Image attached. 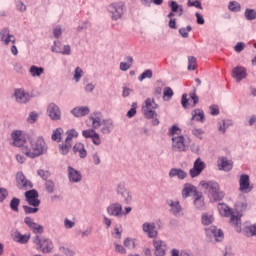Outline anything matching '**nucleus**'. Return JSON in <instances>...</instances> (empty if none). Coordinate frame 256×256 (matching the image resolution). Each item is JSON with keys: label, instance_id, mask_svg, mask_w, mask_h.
Masks as SVG:
<instances>
[{"label": "nucleus", "instance_id": "obj_16", "mask_svg": "<svg viewBox=\"0 0 256 256\" xmlns=\"http://www.w3.org/2000/svg\"><path fill=\"white\" fill-rule=\"evenodd\" d=\"M0 39L4 45H9V43H12L13 45H15V41H16L15 36L11 35L9 28H3L0 31Z\"/></svg>", "mask_w": 256, "mask_h": 256}, {"label": "nucleus", "instance_id": "obj_45", "mask_svg": "<svg viewBox=\"0 0 256 256\" xmlns=\"http://www.w3.org/2000/svg\"><path fill=\"white\" fill-rule=\"evenodd\" d=\"M66 135H67V137H66V140L65 141H67L68 143H73V138H77V137H79V133H77L75 130H68L67 132H66Z\"/></svg>", "mask_w": 256, "mask_h": 256}, {"label": "nucleus", "instance_id": "obj_33", "mask_svg": "<svg viewBox=\"0 0 256 256\" xmlns=\"http://www.w3.org/2000/svg\"><path fill=\"white\" fill-rule=\"evenodd\" d=\"M102 133L104 135H109V133H111V130L113 129V121L111 120H104L102 121Z\"/></svg>", "mask_w": 256, "mask_h": 256}, {"label": "nucleus", "instance_id": "obj_43", "mask_svg": "<svg viewBox=\"0 0 256 256\" xmlns=\"http://www.w3.org/2000/svg\"><path fill=\"white\" fill-rule=\"evenodd\" d=\"M202 223L204 225H211V223H213V221H215V218H213L212 214L209 213H204L202 214Z\"/></svg>", "mask_w": 256, "mask_h": 256}, {"label": "nucleus", "instance_id": "obj_15", "mask_svg": "<svg viewBox=\"0 0 256 256\" xmlns=\"http://www.w3.org/2000/svg\"><path fill=\"white\" fill-rule=\"evenodd\" d=\"M142 230L150 239L157 237V226L154 222H145L142 225Z\"/></svg>", "mask_w": 256, "mask_h": 256}, {"label": "nucleus", "instance_id": "obj_42", "mask_svg": "<svg viewBox=\"0 0 256 256\" xmlns=\"http://www.w3.org/2000/svg\"><path fill=\"white\" fill-rule=\"evenodd\" d=\"M197 69V58L195 56L188 57V71H195Z\"/></svg>", "mask_w": 256, "mask_h": 256}, {"label": "nucleus", "instance_id": "obj_22", "mask_svg": "<svg viewBox=\"0 0 256 256\" xmlns=\"http://www.w3.org/2000/svg\"><path fill=\"white\" fill-rule=\"evenodd\" d=\"M153 246L156 256H165V251H167V245H165V242H163V240H154Z\"/></svg>", "mask_w": 256, "mask_h": 256}, {"label": "nucleus", "instance_id": "obj_55", "mask_svg": "<svg viewBox=\"0 0 256 256\" xmlns=\"http://www.w3.org/2000/svg\"><path fill=\"white\" fill-rule=\"evenodd\" d=\"M59 251L66 256H75V252L73 250L63 246L59 248Z\"/></svg>", "mask_w": 256, "mask_h": 256}, {"label": "nucleus", "instance_id": "obj_37", "mask_svg": "<svg viewBox=\"0 0 256 256\" xmlns=\"http://www.w3.org/2000/svg\"><path fill=\"white\" fill-rule=\"evenodd\" d=\"M247 198L245 196H241L240 200L236 203L237 211H247Z\"/></svg>", "mask_w": 256, "mask_h": 256}, {"label": "nucleus", "instance_id": "obj_50", "mask_svg": "<svg viewBox=\"0 0 256 256\" xmlns=\"http://www.w3.org/2000/svg\"><path fill=\"white\" fill-rule=\"evenodd\" d=\"M153 77V71L151 69L145 70L140 76L139 81H143L144 79H151Z\"/></svg>", "mask_w": 256, "mask_h": 256}, {"label": "nucleus", "instance_id": "obj_4", "mask_svg": "<svg viewBox=\"0 0 256 256\" xmlns=\"http://www.w3.org/2000/svg\"><path fill=\"white\" fill-rule=\"evenodd\" d=\"M33 243L36 245L37 251L42 253H51L53 251V241L48 238L37 235L33 238Z\"/></svg>", "mask_w": 256, "mask_h": 256}, {"label": "nucleus", "instance_id": "obj_13", "mask_svg": "<svg viewBox=\"0 0 256 256\" xmlns=\"http://www.w3.org/2000/svg\"><path fill=\"white\" fill-rule=\"evenodd\" d=\"M47 113L52 121L61 120V109H59V106H57L55 103L49 104Z\"/></svg>", "mask_w": 256, "mask_h": 256}, {"label": "nucleus", "instance_id": "obj_17", "mask_svg": "<svg viewBox=\"0 0 256 256\" xmlns=\"http://www.w3.org/2000/svg\"><path fill=\"white\" fill-rule=\"evenodd\" d=\"M107 213L112 217H123V206L120 203L110 204Z\"/></svg>", "mask_w": 256, "mask_h": 256}, {"label": "nucleus", "instance_id": "obj_5", "mask_svg": "<svg viewBox=\"0 0 256 256\" xmlns=\"http://www.w3.org/2000/svg\"><path fill=\"white\" fill-rule=\"evenodd\" d=\"M189 150V144L183 135L172 138V151L176 153H185Z\"/></svg>", "mask_w": 256, "mask_h": 256}, {"label": "nucleus", "instance_id": "obj_64", "mask_svg": "<svg viewBox=\"0 0 256 256\" xmlns=\"http://www.w3.org/2000/svg\"><path fill=\"white\" fill-rule=\"evenodd\" d=\"M243 49H245V43L243 42H238L234 47V51H236V53H241Z\"/></svg>", "mask_w": 256, "mask_h": 256}, {"label": "nucleus", "instance_id": "obj_2", "mask_svg": "<svg viewBox=\"0 0 256 256\" xmlns=\"http://www.w3.org/2000/svg\"><path fill=\"white\" fill-rule=\"evenodd\" d=\"M218 211L222 217H230V225L235 227L237 233H241V217H243V215L239 214V212H233V209L228 207L227 204H219Z\"/></svg>", "mask_w": 256, "mask_h": 256}, {"label": "nucleus", "instance_id": "obj_31", "mask_svg": "<svg viewBox=\"0 0 256 256\" xmlns=\"http://www.w3.org/2000/svg\"><path fill=\"white\" fill-rule=\"evenodd\" d=\"M118 193L125 199V203H131V194H129V191H127L123 185L118 186Z\"/></svg>", "mask_w": 256, "mask_h": 256}, {"label": "nucleus", "instance_id": "obj_21", "mask_svg": "<svg viewBox=\"0 0 256 256\" xmlns=\"http://www.w3.org/2000/svg\"><path fill=\"white\" fill-rule=\"evenodd\" d=\"M219 171H231L233 169V161L228 160L227 157L218 158Z\"/></svg>", "mask_w": 256, "mask_h": 256}, {"label": "nucleus", "instance_id": "obj_48", "mask_svg": "<svg viewBox=\"0 0 256 256\" xmlns=\"http://www.w3.org/2000/svg\"><path fill=\"white\" fill-rule=\"evenodd\" d=\"M244 15L248 21H254L256 19V12L253 9H246Z\"/></svg>", "mask_w": 256, "mask_h": 256}, {"label": "nucleus", "instance_id": "obj_32", "mask_svg": "<svg viewBox=\"0 0 256 256\" xmlns=\"http://www.w3.org/2000/svg\"><path fill=\"white\" fill-rule=\"evenodd\" d=\"M194 205L196 209H203V207H205V202H203V193H196L194 196Z\"/></svg>", "mask_w": 256, "mask_h": 256}, {"label": "nucleus", "instance_id": "obj_41", "mask_svg": "<svg viewBox=\"0 0 256 256\" xmlns=\"http://www.w3.org/2000/svg\"><path fill=\"white\" fill-rule=\"evenodd\" d=\"M20 203H21V200H19V198H12V200L10 201V209L15 213H19Z\"/></svg>", "mask_w": 256, "mask_h": 256}, {"label": "nucleus", "instance_id": "obj_3", "mask_svg": "<svg viewBox=\"0 0 256 256\" xmlns=\"http://www.w3.org/2000/svg\"><path fill=\"white\" fill-rule=\"evenodd\" d=\"M200 185L207 189L209 197H211L215 201H221L225 197V192L221 191L219 187V183L214 181L200 182Z\"/></svg>", "mask_w": 256, "mask_h": 256}, {"label": "nucleus", "instance_id": "obj_14", "mask_svg": "<svg viewBox=\"0 0 256 256\" xmlns=\"http://www.w3.org/2000/svg\"><path fill=\"white\" fill-rule=\"evenodd\" d=\"M24 223L29 227V229H31V231L35 234V235H41L43 234V232L45 231V229L43 228L42 225H39L37 223H35L33 221V219H31V217H26L24 219Z\"/></svg>", "mask_w": 256, "mask_h": 256}, {"label": "nucleus", "instance_id": "obj_57", "mask_svg": "<svg viewBox=\"0 0 256 256\" xmlns=\"http://www.w3.org/2000/svg\"><path fill=\"white\" fill-rule=\"evenodd\" d=\"M124 246L128 249H135V241H133L131 238H126L124 240Z\"/></svg>", "mask_w": 256, "mask_h": 256}, {"label": "nucleus", "instance_id": "obj_60", "mask_svg": "<svg viewBox=\"0 0 256 256\" xmlns=\"http://www.w3.org/2000/svg\"><path fill=\"white\" fill-rule=\"evenodd\" d=\"M246 233L250 237H253V236L256 237V224L246 228Z\"/></svg>", "mask_w": 256, "mask_h": 256}, {"label": "nucleus", "instance_id": "obj_38", "mask_svg": "<svg viewBox=\"0 0 256 256\" xmlns=\"http://www.w3.org/2000/svg\"><path fill=\"white\" fill-rule=\"evenodd\" d=\"M72 145L73 144L71 142H68L67 140H65L64 144H60L59 149H60L61 155H67V153H69V151H71Z\"/></svg>", "mask_w": 256, "mask_h": 256}, {"label": "nucleus", "instance_id": "obj_10", "mask_svg": "<svg viewBox=\"0 0 256 256\" xmlns=\"http://www.w3.org/2000/svg\"><path fill=\"white\" fill-rule=\"evenodd\" d=\"M25 198L27 203L32 207H39V205H41V201H39V192H37V190L26 191Z\"/></svg>", "mask_w": 256, "mask_h": 256}, {"label": "nucleus", "instance_id": "obj_61", "mask_svg": "<svg viewBox=\"0 0 256 256\" xmlns=\"http://www.w3.org/2000/svg\"><path fill=\"white\" fill-rule=\"evenodd\" d=\"M51 51L53 53H61V42L54 41Z\"/></svg>", "mask_w": 256, "mask_h": 256}, {"label": "nucleus", "instance_id": "obj_23", "mask_svg": "<svg viewBox=\"0 0 256 256\" xmlns=\"http://www.w3.org/2000/svg\"><path fill=\"white\" fill-rule=\"evenodd\" d=\"M68 177L71 183H79V181L83 179L81 172L77 171L75 168L71 166L68 167Z\"/></svg>", "mask_w": 256, "mask_h": 256}, {"label": "nucleus", "instance_id": "obj_51", "mask_svg": "<svg viewBox=\"0 0 256 256\" xmlns=\"http://www.w3.org/2000/svg\"><path fill=\"white\" fill-rule=\"evenodd\" d=\"M192 29L193 28L191 26H187L186 28H180L179 34L181 35V37H184L186 39L187 37H189V32H191Z\"/></svg>", "mask_w": 256, "mask_h": 256}, {"label": "nucleus", "instance_id": "obj_19", "mask_svg": "<svg viewBox=\"0 0 256 256\" xmlns=\"http://www.w3.org/2000/svg\"><path fill=\"white\" fill-rule=\"evenodd\" d=\"M199 193L197 191V187H195L193 184L185 183L184 187L182 189V197L183 199H187V197H191V195L194 194V197Z\"/></svg>", "mask_w": 256, "mask_h": 256}, {"label": "nucleus", "instance_id": "obj_46", "mask_svg": "<svg viewBox=\"0 0 256 256\" xmlns=\"http://www.w3.org/2000/svg\"><path fill=\"white\" fill-rule=\"evenodd\" d=\"M123 233V226L118 224L114 227V232L112 233L114 239H121V234Z\"/></svg>", "mask_w": 256, "mask_h": 256}, {"label": "nucleus", "instance_id": "obj_49", "mask_svg": "<svg viewBox=\"0 0 256 256\" xmlns=\"http://www.w3.org/2000/svg\"><path fill=\"white\" fill-rule=\"evenodd\" d=\"M81 77H83V69H81V67H76L74 71V80L76 81V83H79V81H81Z\"/></svg>", "mask_w": 256, "mask_h": 256}, {"label": "nucleus", "instance_id": "obj_27", "mask_svg": "<svg viewBox=\"0 0 256 256\" xmlns=\"http://www.w3.org/2000/svg\"><path fill=\"white\" fill-rule=\"evenodd\" d=\"M199 121L205 123V112L202 109L196 108L192 112V121Z\"/></svg>", "mask_w": 256, "mask_h": 256}, {"label": "nucleus", "instance_id": "obj_54", "mask_svg": "<svg viewBox=\"0 0 256 256\" xmlns=\"http://www.w3.org/2000/svg\"><path fill=\"white\" fill-rule=\"evenodd\" d=\"M192 134H194L195 137H198V139H203V135L205 134V131L201 128H194L192 130Z\"/></svg>", "mask_w": 256, "mask_h": 256}, {"label": "nucleus", "instance_id": "obj_62", "mask_svg": "<svg viewBox=\"0 0 256 256\" xmlns=\"http://www.w3.org/2000/svg\"><path fill=\"white\" fill-rule=\"evenodd\" d=\"M64 227H65V229H73V227H75V222L69 220V218H65Z\"/></svg>", "mask_w": 256, "mask_h": 256}, {"label": "nucleus", "instance_id": "obj_26", "mask_svg": "<svg viewBox=\"0 0 256 256\" xmlns=\"http://www.w3.org/2000/svg\"><path fill=\"white\" fill-rule=\"evenodd\" d=\"M207 235H213L215 237L216 241H222L223 240V231L217 230V227L213 226L211 228L206 229Z\"/></svg>", "mask_w": 256, "mask_h": 256}, {"label": "nucleus", "instance_id": "obj_52", "mask_svg": "<svg viewBox=\"0 0 256 256\" xmlns=\"http://www.w3.org/2000/svg\"><path fill=\"white\" fill-rule=\"evenodd\" d=\"M47 193H53L55 191V183L51 180H47L45 183Z\"/></svg>", "mask_w": 256, "mask_h": 256}, {"label": "nucleus", "instance_id": "obj_59", "mask_svg": "<svg viewBox=\"0 0 256 256\" xmlns=\"http://www.w3.org/2000/svg\"><path fill=\"white\" fill-rule=\"evenodd\" d=\"M9 192L5 188H0V203L7 199Z\"/></svg>", "mask_w": 256, "mask_h": 256}, {"label": "nucleus", "instance_id": "obj_7", "mask_svg": "<svg viewBox=\"0 0 256 256\" xmlns=\"http://www.w3.org/2000/svg\"><path fill=\"white\" fill-rule=\"evenodd\" d=\"M124 9L125 3L123 2L113 3L108 6V11L111 13L113 21H118L123 17Z\"/></svg>", "mask_w": 256, "mask_h": 256}, {"label": "nucleus", "instance_id": "obj_25", "mask_svg": "<svg viewBox=\"0 0 256 256\" xmlns=\"http://www.w3.org/2000/svg\"><path fill=\"white\" fill-rule=\"evenodd\" d=\"M169 177H171V178L178 177V179L183 180L187 177V172H185L181 168H172L169 171Z\"/></svg>", "mask_w": 256, "mask_h": 256}, {"label": "nucleus", "instance_id": "obj_1", "mask_svg": "<svg viewBox=\"0 0 256 256\" xmlns=\"http://www.w3.org/2000/svg\"><path fill=\"white\" fill-rule=\"evenodd\" d=\"M47 143L43 137H38L36 139H32L29 141V144L23 146L22 151L26 155V157H30V159H35L37 157H41V155H45L47 153Z\"/></svg>", "mask_w": 256, "mask_h": 256}, {"label": "nucleus", "instance_id": "obj_20", "mask_svg": "<svg viewBox=\"0 0 256 256\" xmlns=\"http://www.w3.org/2000/svg\"><path fill=\"white\" fill-rule=\"evenodd\" d=\"M14 97L17 103H27L31 99L29 93L25 92L23 89H16L14 93Z\"/></svg>", "mask_w": 256, "mask_h": 256}, {"label": "nucleus", "instance_id": "obj_63", "mask_svg": "<svg viewBox=\"0 0 256 256\" xmlns=\"http://www.w3.org/2000/svg\"><path fill=\"white\" fill-rule=\"evenodd\" d=\"M163 96L168 97V99H171V97H173V89H171V87H165Z\"/></svg>", "mask_w": 256, "mask_h": 256}, {"label": "nucleus", "instance_id": "obj_12", "mask_svg": "<svg viewBox=\"0 0 256 256\" xmlns=\"http://www.w3.org/2000/svg\"><path fill=\"white\" fill-rule=\"evenodd\" d=\"M16 183L19 189H32L33 188V183L31 181L27 180L25 178V175L23 172H18L16 174Z\"/></svg>", "mask_w": 256, "mask_h": 256}, {"label": "nucleus", "instance_id": "obj_35", "mask_svg": "<svg viewBox=\"0 0 256 256\" xmlns=\"http://www.w3.org/2000/svg\"><path fill=\"white\" fill-rule=\"evenodd\" d=\"M64 131L63 128H57L53 130L51 139L52 141H55L56 143H61V135H63Z\"/></svg>", "mask_w": 256, "mask_h": 256}, {"label": "nucleus", "instance_id": "obj_9", "mask_svg": "<svg viewBox=\"0 0 256 256\" xmlns=\"http://www.w3.org/2000/svg\"><path fill=\"white\" fill-rule=\"evenodd\" d=\"M206 164L201 160V158H197L194 162L193 168L190 169L189 175L194 179V177H199L203 171H205Z\"/></svg>", "mask_w": 256, "mask_h": 256}, {"label": "nucleus", "instance_id": "obj_28", "mask_svg": "<svg viewBox=\"0 0 256 256\" xmlns=\"http://www.w3.org/2000/svg\"><path fill=\"white\" fill-rule=\"evenodd\" d=\"M73 151L74 153H79V157L81 159H85V157H87V150L83 143H76L73 147Z\"/></svg>", "mask_w": 256, "mask_h": 256}, {"label": "nucleus", "instance_id": "obj_56", "mask_svg": "<svg viewBox=\"0 0 256 256\" xmlns=\"http://www.w3.org/2000/svg\"><path fill=\"white\" fill-rule=\"evenodd\" d=\"M37 173L44 181H47L48 177H51V173L49 171L38 170Z\"/></svg>", "mask_w": 256, "mask_h": 256}, {"label": "nucleus", "instance_id": "obj_18", "mask_svg": "<svg viewBox=\"0 0 256 256\" xmlns=\"http://www.w3.org/2000/svg\"><path fill=\"white\" fill-rule=\"evenodd\" d=\"M82 135L85 139H92L94 145H101V136L94 129L84 130Z\"/></svg>", "mask_w": 256, "mask_h": 256}, {"label": "nucleus", "instance_id": "obj_8", "mask_svg": "<svg viewBox=\"0 0 256 256\" xmlns=\"http://www.w3.org/2000/svg\"><path fill=\"white\" fill-rule=\"evenodd\" d=\"M11 137L14 147H22V149L23 147H27V145H25V143H27V136L22 131H13Z\"/></svg>", "mask_w": 256, "mask_h": 256}, {"label": "nucleus", "instance_id": "obj_34", "mask_svg": "<svg viewBox=\"0 0 256 256\" xmlns=\"http://www.w3.org/2000/svg\"><path fill=\"white\" fill-rule=\"evenodd\" d=\"M170 212L172 213V215H175V217H179V215H181V204H179V202H171L170 203Z\"/></svg>", "mask_w": 256, "mask_h": 256}, {"label": "nucleus", "instance_id": "obj_6", "mask_svg": "<svg viewBox=\"0 0 256 256\" xmlns=\"http://www.w3.org/2000/svg\"><path fill=\"white\" fill-rule=\"evenodd\" d=\"M157 107H159V105L155 103V99L147 98L145 100V106L142 107V110L146 119H155L157 112L153 109H157Z\"/></svg>", "mask_w": 256, "mask_h": 256}, {"label": "nucleus", "instance_id": "obj_30", "mask_svg": "<svg viewBox=\"0 0 256 256\" xmlns=\"http://www.w3.org/2000/svg\"><path fill=\"white\" fill-rule=\"evenodd\" d=\"M240 191H247L249 189V175L243 174L239 180Z\"/></svg>", "mask_w": 256, "mask_h": 256}, {"label": "nucleus", "instance_id": "obj_29", "mask_svg": "<svg viewBox=\"0 0 256 256\" xmlns=\"http://www.w3.org/2000/svg\"><path fill=\"white\" fill-rule=\"evenodd\" d=\"M29 239H31V235L30 234H21L20 232H15L14 233V241H16V243H21V244H25L29 242Z\"/></svg>", "mask_w": 256, "mask_h": 256}, {"label": "nucleus", "instance_id": "obj_39", "mask_svg": "<svg viewBox=\"0 0 256 256\" xmlns=\"http://www.w3.org/2000/svg\"><path fill=\"white\" fill-rule=\"evenodd\" d=\"M168 135H169L170 137H172V139H173L174 137H180V135H181V129H180V127L177 126V125H173V126L169 129Z\"/></svg>", "mask_w": 256, "mask_h": 256}, {"label": "nucleus", "instance_id": "obj_53", "mask_svg": "<svg viewBox=\"0 0 256 256\" xmlns=\"http://www.w3.org/2000/svg\"><path fill=\"white\" fill-rule=\"evenodd\" d=\"M23 209H24V213L26 215H31L33 213H37L39 211V208L35 207V208H32L30 206H23Z\"/></svg>", "mask_w": 256, "mask_h": 256}, {"label": "nucleus", "instance_id": "obj_58", "mask_svg": "<svg viewBox=\"0 0 256 256\" xmlns=\"http://www.w3.org/2000/svg\"><path fill=\"white\" fill-rule=\"evenodd\" d=\"M188 7H196V9H203V6L201 5V1L196 0L194 2H191V0H188L187 2Z\"/></svg>", "mask_w": 256, "mask_h": 256}, {"label": "nucleus", "instance_id": "obj_40", "mask_svg": "<svg viewBox=\"0 0 256 256\" xmlns=\"http://www.w3.org/2000/svg\"><path fill=\"white\" fill-rule=\"evenodd\" d=\"M170 7H171L172 13H177V11H179V17H181V15H183V6H179V4H177V2L171 1Z\"/></svg>", "mask_w": 256, "mask_h": 256}, {"label": "nucleus", "instance_id": "obj_47", "mask_svg": "<svg viewBox=\"0 0 256 256\" xmlns=\"http://www.w3.org/2000/svg\"><path fill=\"white\" fill-rule=\"evenodd\" d=\"M90 121H92V127L93 129H99V127H101V125H103V122H101V118L99 117H90Z\"/></svg>", "mask_w": 256, "mask_h": 256}, {"label": "nucleus", "instance_id": "obj_11", "mask_svg": "<svg viewBox=\"0 0 256 256\" xmlns=\"http://www.w3.org/2000/svg\"><path fill=\"white\" fill-rule=\"evenodd\" d=\"M232 77L237 83H241L243 79L247 78V69L243 66H236L232 69Z\"/></svg>", "mask_w": 256, "mask_h": 256}, {"label": "nucleus", "instance_id": "obj_36", "mask_svg": "<svg viewBox=\"0 0 256 256\" xmlns=\"http://www.w3.org/2000/svg\"><path fill=\"white\" fill-rule=\"evenodd\" d=\"M29 71L32 77H41V75L45 73V69H43V67H37V66H31Z\"/></svg>", "mask_w": 256, "mask_h": 256}, {"label": "nucleus", "instance_id": "obj_24", "mask_svg": "<svg viewBox=\"0 0 256 256\" xmlns=\"http://www.w3.org/2000/svg\"><path fill=\"white\" fill-rule=\"evenodd\" d=\"M89 107L81 106L72 109L71 113L74 117H85V115H89Z\"/></svg>", "mask_w": 256, "mask_h": 256}, {"label": "nucleus", "instance_id": "obj_44", "mask_svg": "<svg viewBox=\"0 0 256 256\" xmlns=\"http://www.w3.org/2000/svg\"><path fill=\"white\" fill-rule=\"evenodd\" d=\"M228 9L233 13H239V11H241V4L237 1H232L229 3Z\"/></svg>", "mask_w": 256, "mask_h": 256}]
</instances>
